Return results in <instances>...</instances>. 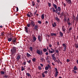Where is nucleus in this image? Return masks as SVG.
Instances as JSON below:
<instances>
[{"instance_id":"obj_38","label":"nucleus","mask_w":78,"mask_h":78,"mask_svg":"<svg viewBox=\"0 0 78 78\" xmlns=\"http://www.w3.org/2000/svg\"><path fill=\"white\" fill-rule=\"evenodd\" d=\"M30 50L31 51H33V47H30Z\"/></svg>"},{"instance_id":"obj_32","label":"nucleus","mask_w":78,"mask_h":78,"mask_svg":"<svg viewBox=\"0 0 78 78\" xmlns=\"http://www.w3.org/2000/svg\"><path fill=\"white\" fill-rule=\"evenodd\" d=\"M40 60H41V62H43L44 61V58L41 57Z\"/></svg>"},{"instance_id":"obj_17","label":"nucleus","mask_w":78,"mask_h":78,"mask_svg":"<svg viewBox=\"0 0 78 78\" xmlns=\"http://www.w3.org/2000/svg\"><path fill=\"white\" fill-rule=\"evenodd\" d=\"M0 73H1V74L2 75H5V73L3 71H1Z\"/></svg>"},{"instance_id":"obj_45","label":"nucleus","mask_w":78,"mask_h":78,"mask_svg":"<svg viewBox=\"0 0 78 78\" xmlns=\"http://www.w3.org/2000/svg\"><path fill=\"white\" fill-rule=\"evenodd\" d=\"M52 12H55V8L52 7Z\"/></svg>"},{"instance_id":"obj_4","label":"nucleus","mask_w":78,"mask_h":78,"mask_svg":"<svg viewBox=\"0 0 78 78\" xmlns=\"http://www.w3.org/2000/svg\"><path fill=\"white\" fill-rule=\"evenodd\" d=\"M36 53H37V54H38L39 55H42V54L43 53H42V51L38 49L36 51Z\"/></svg>"},{"instance_id":"obj_53","label":"nucleus","mask_w":78,"mask_h":78,"mask_svg":"<svg viewBox=\"0 0 78 78\" xmlns=\"http://www.w3.org/2000/svg\"><path fill=\"white\" fill-rule=\"evenodd\" d=\"M48 6L49 7H50L51 6V3H49V2H48Z\"/></svg>"},{"instance_id":"obj_11","label":"nucleus","mask_w":78,"mask_h":78,"mask_svg":"<svg viewBox=\"0 0 78 78\" xmlns=\"http://www.w3.org/2000/svg\"><path fill=\"white\" fill-rule=\"evenodd\" d=\"M65 1L68 3V4H69L70 5L72 4V1H71V0H65Z\"/></svg>"},{"instance_id":"obj_59","label":"nucleus","mask_w":78,"mask_h":78,"mask_svg":"<svg viewBox=\"0 0 78 78\" xmlns=\"http://www.w3.org/2000/svg\"><path fill=\"white\" fill-rule=\"evenodd\" d=\"M57 43L58 45H59V41H58Z\"/></svg>"},{"instance_id":"obj_16","label":"nucleus","mask_w":78,"mask_h":78,"mask_svg":"<svg viewBox=\"0 0 78 78\" xmlns=\"http://www.w3.org/2000/svg\"><path fill=\"white\" fill-rule=\"evenodd\" d=\"M9 37L10 38H8V40L9 42H11V41H12V37H11V35H10V36Z\"/></svg>"},{"instance_id":"obj_37","label":"nucleus","mask_w":78,"mask_h":78,"mask_svg":"<svg viewBox=\"0 0 78 78\" xmlns=\"http://www.w3.org/2000/svg\"><path fill=\"white\" fill-rule=\"evenodd\" d=\"M37 12V10H36L34 12V15L35 16H36V13Z\"/></svg>"},{"instance_id":"obj_61","label":"nucleus","mask_w":78,"mask_h":78,"mask_svg":"<svg viewBox=\"0 0 78 78\" xmlns=\"http://www.w3.org/2000/svg\"><path fill=\"white\" fill-rule=\"evenodd\" d=\"M16 11L17 12L19 11V8H18V7H16Z\"/></svg>"},{"instance_id":"obj_51","label":"nucleus","mask_w":78,"mask_h":78,"mask_svg":"<svg viewBox=\"0 0 78 78\" xmlns=\"http://www.w3.org/2000/svg\"><path fill=\"white\" fill-rule=\"evenodd\" d=\"M38 67V69L39 70H41L42 69V68H41V66H39Z\"/></svg>"},{"instance_id":"obj_15","label":"nucleus","mask_w":78,"mask_h":78,"mask_svg":"<svg viewBox=\"0 0 78 78\" xmlns=\"http://www.w3.org/2000/svg\"><path fill=\"white\" fill-rule=\"evenodd\" d=\"M3 77L5 78H9V75H6V74H5V75L4 74V76H3Z\"/></svg>"},{"instance_id":"obj_48","label":"nucleus","mask_w":78,"mask_h":78,"mask_svg":"<svg viewBox=\"0 0 78 78\" xmlns=\"http://www.w3.org/2000/svg\"><path fill=\"white\" fill-rule=\"evenodd\" d=\"M38 23H39V24H41V23H42V22L41 21H38Z\"/></svg>"},{"instance_id":"obj_46","label":"nucleus","mask_w":78,"mask_h":78,"mask_svg":"<svg viewBox=\"0 0 78 78\" xmlns=\"http://www.w3.org/2000/svg\"><path fill=\"white\" fill-rule=\"evenodd\" d=\"M27 62L29 64H30L31 63V60H27Z\"/></svg>"},{"instance_id":"obj_18","label":"nucleus","mask_w":78,"mask_h":78,"mask_svg":"<svg viewBox=\"0 0 78 78\" xmlns=\"http://www.w3.org/2000/svg\"><path fill=\"white\" fill-rule=\"evenodd\" d=\"M57 24H56V22H54V24H52V26L53 27H56V26H57Z\"/></svg>"},{"instance_id":"obj_39","label":"nucleus","mask_w":78,"mask_h":78,"mask_svg":"<svg viewBox=\"0 0 78 78\" xmlns=\"http://www.w3.org/2000/svg\"><path fill=\"white\" fill-rule=\"evenodd\" d=\"M64 22H67V18L66 17H65Z\"/></svg>"},{"instance_id":"obj_35","label":"nucleus","mask_w":78,"mask_h":78,"mask_svg":"<svg viewBox=\"0 0 78 78\" xmlns=\"http://www.w3.org/2000/svg\"><path fill=\"white\" fill-rule=\"evenodd\" d=\"M49 57H50V56H47L46 58V61L48 60V59H49Z\"/></svg>"},{"instance_id":"obj_13","label":"nucleus","mask_w":78,"mask_h":78,"mask_svg":"<svg viewBox=\"0 0 78 78\" xmlns=\"http://www.w3.org/2000/svg\"><path fill=\"white\" fill-rule=\"evenodd\" d=\"M25 29L24 30L26 32V33H28V27H24Z\"/></svg>"},{"instance_id":"obj_3","label":"nucleus","mask_w":78,"mask_h":78,"mask_svg":"<svg viewBox=\"0 0 78 78\" xmlns=\"http://www.w3.org/2000/svg\"><path fill=\"white\" fill-rule=\"evenodd\" d=\"M11 37H12V42L14 45H16V42L17 41V38H15L13 36V34L11 35Z\"/></svg>"},{"instance_id":"obj_63","label":"nucleus","mask_w":78,"mask_h":78,"mask_svg":"<svg viewBox=\"0 0 78 78\" xmlns=\"http://www.w3.org/2000/svg\"><path fill=\"white\" fill-rule=\"evenodd\" d=\"M46 25H47V24H48V22L47 21H46L45 23Z\"/></svg>"},{"instance_id":"obj_56","label":"nucleus","mask_w":78,"mask_h":78,"mask_svg":"<svg viewBox=\"0 0 78 78\" xmlns=\"http://www.w3.org/2000/svg\"><path fill=\"white\" fill-rule=\"evenodd\" d=\"M56 14H57L58 15H61V12H57V13H56Z\"/></svg>"},{"instance_id":"obj_36","label":"nucleus","mask_w":78,"mask_h":78,"mask_svg":"<svg viewBox=\"0 0 78 78\" xmlns=\"http://www.w3.org/2000/svg\"><path fill=\"white\" fill-rule=\"evenodd\" d=\"M51 67V66H50V65L49 64L48 65V66H47V67L48 69H51V68H50Z\"/></svg>"},{"instance_id":"obj_47","label":"nucleus","mask_w":78,"mask_h":78,"mask_svg":"<svg viewBox=\"0 0 78 78\" xmlns=\"http://www.w3.org/2000/svg\"><path fill=\"white\" fill-rule=\"evenodd\" d=\"M1 36H5V35L4 34V32H1Z\"/></svg>"},{"instance_id":"obj_27","label":"nucleus","mask_w":78,"mask_h":78,"mask_svg":"<svg viewBox=\"0 0 78 78\" xmlns=\"http://www.w3.org/2000/svg\"><path fill=\"white\" fill-rule=\"evenodd\" d=\"M44 17H45V16H44V14H43L41 15V19H42V20H44Z\"/></svg>"},{"instance_id":"obj_55","label":"nucleus","mask_w":78,"mask_h":78,"mask_svg":"<svg viewBox=\"0 0 78 78\" xmlns=\"http://www.w3.org/2000/svg\"><path fill=\"white\" fill-rule=\"evenodd\" d=\"M51 50H52L53 53H55V49H53L52 48H51Z\"/></svg>"},{"instance_id":"obj_43","label":"nucleus","mask_w":78,"mask_h":78,"mask_svg":"<svg viewBox=\"0 0 78 78\" xmlns=\"http://www.w3.org/2000/svg\"><path fill=\"white\" fill-rule=\"evenodd\" d=\"M32 61L33 62H36V58H34L32 59Z\"/></svg>"},{"instance_id":"obj_62","label":"nucleus","mask_w":78,"mask_h":78,"mask_svg":"<svg viewBox=\"0 0 78 78\" xmlns=\"http://www.w3.org/2000/svg\"><path fill=\"white\" fill-rule=\"evenodd\" d=\"M23 64H24V66H25V65H26V62H23Z\"/></svg>"},{"instance_id":"obj_10","label":"nucleus","mask_w":78,"mask_h":78,"mask_svg":"<svg viewBox=\"0 0 78 78\" xmlns=\"http://www.w3.org/2000/svg\"><path fill=\"white\" fill-rule=\"evenodd\" d=\"M38 39L39 41V42H41V41H42V38H41V36H40V35L38 36Z\"/></svg>"},{"instance_id":"obj_31","label":"nucleus","mask_w":78,"mask_h":78,"mask_svg":"<svg viewBox=\"0 0 78 78\" xmlns=\"http://www.w3.org/2000/svg\"><path fill=\"white\" fill-rule=\"evenodd\" d=\"M43 51L44 52H46L47 51V49L46 48H44L43 49Z\"/></svg>"},{"instance_id":"obj_52","label":"nucleus","mask_w":78,"mask_h":78,"mask_svg":"<svg viewBox=\"0 0 78 78\" xmlns=\"http://www.w3.org/2000/svg\"><path fill=\"white\" fill-rule=\"evenodd\" d=\"M72 30V27H70L69 30V31H71V30Z\"/></svg>"},{"instance_id":"obj_28","label":"nucleus","mask_w":78,"mask_h":78,"mask_svg":"<svg viewBox=\"0 0 78 78\" xmlns=\"http://www.w3.org/2000/svg\"><path fill=\"white\" fill-rule=\"evenodd\" d=\"M38 28V26L37 25H35L34 27V30H37Z\"/></svg>"},{"instance_id":"obj_23","label":"nucleus","mask_w":78,"mask_h":78,"mask_svg":"<svg viewBox=\"0 0 78 78\" xmlns=\"http://www.w3.org/2000/svg\"><path fill=\"white\" fill-rule=\"evenodd\" d=\"M51 35L52 36H57L56 34H55V33H51Z\"/></svg>"},{"instance_id":"obj_9","label":"nucleus","mask_w":78,"mask_h":78,"mask_svg":"<svg viewBox=\"0 0 78 78\" xmlns=\"http://www.w3.org/2000/svg\"><path fill=\"white\" fill-rule=\"evenodd\" d=\"M33 40H31L32 42H34V41H36V39H37L36 37H35V36H34V37H33Z\"/></svg>"},{"instance_id":"obj_30","label":"nucleus","mask_w":78,"mask_h":78,"mask_svg":"<svg viewBox=\"0 0 78 78\" xmlns=\"http://www.w3.org/2000/svg\"><path fill=\"white\" fill-rule=\"evenodd\" d=\"M26 75H27V76H31V75H30V73H26Z\"/></svg>"},{"instance_id":"obj_44","label":"nucleus","mask_w":78,"mask_h":78,"mask_svg":"<svg viewBox=\"0 0 78 78\" xmlns=\"http://www.w3.org/2000/svg\"><path fill=\"white\" fill-rule=\"evenodd\" d=\"M42 75L43 78L45 77V75H44V73H42Z\"/></svg>"},{"instance_id":"obj_22","label":"nucleus","mask_w":78,"mask_h":78,"mask_svg":"<svg viewBox=\"0 0 78 78\" xmlns=\"http://www.w3.org/2000/svg\"><path fill=\"white\" fill-rule=\"evenodd\" d=\"M27 56L28 57V58H30V56H31V55L30 54L28 53L27 52L26 53Z\"/></svg>"},{"instance_id":"obj_14","label":"nucleus","mask_w":78,"mask_h":78,"mask_svg":"<svg viewBox=\"0 0 78 78\" xmlns=\"http://www.w3.org/2000/svg\"><path fill=\"white\" fill-rule=\"evenodd\" d=\"M30 23H31V25H32L33 27H34V26H35V23L34 21H32Z\"/></svg>"},{"instance_id":"obj_12","label":"nucleus","mask_w":78,"mask_h":78,"mask_svg":"<svg viewBox=\"0 0 78 78\" xmlns=\"http://www.w3.org/2000/svg\"><path fill=\"white\" fill-rule=\"evenodd\" d=\"M62 30L63 31V33H66V28H65V27H64V26H63L62 27Z\"/></svg>"},{"instance_id":"obj_24","label":"nucleus","mask_w":78,"mask_h":78,"mask_svg":"<svg viewBox=\"0 0 78 78\" xmlns=\"http://www.w3.org/2000/svg\"><path fill=\"white\" fill-rule=\"evenodd\" d=\"M73 69H74V70L76 71V70H78V68H77V67H76V66H75L73 67Z\"/></svg>"},{"instance_id":"obj_41","label":"nucleus","mask_w":78,"mask_h":78,"mask_svg":"<svg viewBox=\"0 0 78 78\" xmlns=\"http://www.w3.org/2000/svg\"><path fill=\"white\" fill-rule=\"evenodd\" d=\"M75 47H76V48H78V44H75Z\"/></svg>"},{"instance_id":"obj_58","label":"nucleus","mask_w":78,"mask_h":78,"mask_svg":"<svg viewBox=\"0 0 78 78\" xmlns=\"http://www.w3.org/2000/svg\"><path fill=\"white\" fill-rule=\"evenodd\" d=\"M46 55H48V52H46L45 53Z\"/></svg>"},{"instance_id":"obj_33","label":"nucleus","mask_w":78,"mask_h":78,"mask_svg":"<svg viewBox=\"0 0 78 78\" xmlns=\"http://www.w3.org/2000/svg\"><path fill=\"white\" fill-rule=\"evenodd\" d=\"M32 4L33 6H34V5H35V2H34V1H32Z\"/></svg>"},{"instance_id":"obj_42","label":"nucleus","mask_w":78,"mask_h":78,"mask_svg":"<svg viewBox=\"0 0 78 78\" xmlns=\"http://www.w3.org/2000/svg\"><path fill=\"white\" fill-rule=\"evenodd\" d=\"M30 25H31V24H30V23H28V24H27V27H31Z\"/></svg>"},{"instance_id":"obj_6","label":"nucleus","mask_w":78,"mask_h":78,"mask_svg":"<svg viewBox=\"0 0 78 78\" xmlns=\"http://www.w3.org/2000/svg\"><path fill=\"white\" fill-rule=\"evenodd\" d=\"M55 69L56 72L55 74V77H56L58 75V73H59V72L58 71V69H57V68H55Z\"/></svg>"},{"instance_id":"obj_20","label":"nucleus","mask_w":78,"mask_h":78,"mask_svg":"<svg viewBox=\"0 0 78 78\" xmlns=\"http://www.w3.org/2000/svg\"><path fill=\"white\" fill-rule=\"evenodd\" d=\"M48 52L49 53H53V50H50V49H49L48 50Z\"/></svg>"},{"instance_id":"obj_1","label":"nucleus","mask_w":78,"mask_h":78,"mask_svg":"<svg viewBox=\"0 0 78 78\" xmlns=\"http://www.w3.org/2000/svg\"><path fill=\"white\" fill-rule=\"evenodd\" d=\"M53 6H54L55 9H56V10H55V12L56 13L58 12V11H59V12H61V7H58V8H57V5H56V4H53Z\"/></svg>"},{"instance_id":"obj_57","label":"nucleus","mask_w":78,"mask_h":78,"mask_svg":"<svg viewBox=\"0 0 78 78\" xmlns=\"http://www.w3.org/2000/svg\"><path fill=\"white\" fill-rule=\"evenodd\" d=\"M76 19V20H78V15H77Z\"/></svg>"},{"instance_id":"obj_21","label":"nucleus","mask_w":78,"mask_h":78,"mask_svg":"<svg viewBox=\"0 0 78 78\" xmlns=\"http://www.w3.org/2000/svg\"><path fill=\"white\" fill-rule=\"evenodd\" d=\"M20 55H18L17 56L16 58L17 60H19V59H20Z\"/></svg>"},{"instance_id":"obj_60","label":"nucleus","mask_w":78,"mask_h":78,"mask_svg":"<svg viewBox=\"0 0 78 78\" xmlns=\"http://www.w3.org/2000/svg\"><path fill=\"white\" fill-rule=\"evenodd\" d=\"M37 2L38 3H39L40 2V0H37Z\"/></svg>"},{"instance_id":"obj_34","label":"nucleus","mask_w":78,"mask_h":78,"mask_svg":"<svg viewBox=\"0 0 78 78\" xmlns=\"http://www.w3.org/2000/svg\"><path fill=\"white\" fill-rule=\"evenodd\" d=\"M64 13L63 12H62L61 13V15H60V17H62V16H64Z\"/></svg>"},{"instance_id":"obj_25","label":"nucleus","mask_w":78,"mask_h":78,"mask_svg":"<svg viewBox=\"0 0 78 78\" xmlns=\"http://www.w3.org/2000/svg\"><path fill=\"white\" fill-rule=\"evenodd\" d=\"M25 70V68H24L23 66H22L21 67V71H23Z\"/></svg>"},{"instance_id":"obj_26","label":"nucleus","mask_w":78,"mask_h":78,"mask_svg":"<svg viewBox=\"0 0 78 78\" xmlns=\"http://www.w3.org/2000/svg\"><path fill=\"white\" fill-rule=\"evenodd\" d=\"M67 23H68V25L69 26H70L71 24L70 23V21H67Z\"/></svg>"},{"instance_id":"obj_2","label":"nucleus","mask_w":78,"mask_h":78,"mask_svg":"<svg viewBox=\"0 0 78 78\" xmlns=\"http://www.w3.org/2000/svg\"><path fill=\"white\" fill-rule=\"evenodd\" d=\"M17 48L15 47H13L12 48V49L11 50V53L12 55H14L16 53V49Z\"/></svg>"},{"instance_id":"obj_5","label":"nucleus","mask_w":78,"mask_h":78,"mask_svg":"<svg viewBox=\"0 0 78 78\" xmlns=\"http://www.w3.org/2000/svg\"><path fill=\"white\" fill-rule=\"evenodd\" d=\"M27 16L28 17H31L33 16V13H31V12H29L28 13L27 15Z\"/></svg>"},{"instance_id":"obj_8","label":"nucleus","mask_w":78,"mask_h":78,"mask_svg":"<svg viewBox=\"0 0 78 78\" xmlns=\"http://www.w3.org/2000/svg\"><path fill=\"white\" fill-rule=\"evenodd\" d=\"M51 57L52 58L53 60H54V61H55L56 59V58L55 56V54H54L51 55Z\"/></svg>"},{"instance_id":"obj_54","label":"nucleus","mask_w":78,"mask_h":78,"mask_svg":"<svg viewBox=\"0 0 78 78\" xmlns=\"http://www.w3.org/2000/svg\"><path fill=\"white\" fill-rule=\"evenodd\" d=\"M56 52L57 53V54H58L59 53V51L58 50H55Z\"/></svg>"},{"instance_id":"obj_7","label":"nucleus","mask_w":78,"mask_h":78,"mask_svg":"<svg viewBox=\"0 0 78 78\" xmlns=\"http://www.w3.org/2000/svg\"><path fill=\"white\" fill-rule=\"evenodd\" d=\"M62 46L63 47L64 50H63V51H66V49H67V45H66L65 44L63 43L62 44Z\"/></svg>"},{"instance_id":"obj_64","label":"nucleus","mask_w":78,"mask_h":78,"mask_svg":"<svg viewBox=\"0 0 78 78\" xmlns=\"http://www.w3.org/2000/svg\"><path fill=\"white\" fill-rule=\"evenodd\" d=\"M49 47H52V45L51 44H49Z\"/></svg>"},{"instance_id":"obj_19","label":"nucleus","mask_w":78,"mask_h":78,"mask_svg":"<svg viewBox=\"0 0 78 78\" xmlns=\"http://www.w3.org/2000/svg\"><path fill=\"white\" fill-rule=\"evenodd\" d=\"M59 34L61 37H62L63 36V33L61 31L59 32Z\"/></svg>"},{"instance_id":"obj_40","label":"nucleus","mask_w":78,"mask_h":78,"mask_svg":"<svg viewBox=\"0 0 78 78\" xmlns=\"http://www.w3.org/2000/svg\"><path fill=\"white\" fill-rule=\"evenodd\" d=\"M73 18L75 20H76V17L75 16V15H73Z\"/></svg>"},{"instance_id":"obj_49","label":"nucleus","mask_w":78,"mask_h":78,"mask_svg":"<svg viewBox=\"0 0 78 78\" xmlns=\"http://www.w3.org/2000/svg\"><path fill=\"white\" fill-rule=\"evenodd\" d=\"M48 68L47 67V66H46L45 67V70H48Z\"/></svg>"},{"instance_id":"obj_29","label":"nucleus","mask_w":78,"mask_h":78,"mask_svg":"<svg viewBox=\"0 0 78 78\" xmlns=\"http://www.w3.org/2000/svg\"><path fill=\"white\" fill-rule=\"evenodd\" d=\"M55 20L56 21H60L59 19L58 18V17H55Z\"/></svg>"},{"instance_id":"obj_50","label":"nucleus","mask_w":78,"mask_h":78,"mask_svg":"<svg viewBox=\"0 0 78 78\" xmlns=\"http://www.w3.org/2000/svg\"><path fill=\"white\" fill-rule=\"evenodd\" d=\"M43 73H44L45 74H47L48 73V71H45Z\"/></svg>"}]
</instances>
